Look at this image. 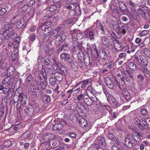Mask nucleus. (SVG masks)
Returning a JSON list of instances; mask_svg holds the SVG:
<instances>
[{"label":"nucleus","instance_id":"f257e3e1","mask_svg":"<svg viewBox=\"0 0 150 150\" xmlns=\"http://www.w3.org/2000/svg\"><path fill=\"white\" fill-rule=\"evenodd\" d=\"M142 134L138 131L134 132L132 135L126 137L122 143L123 147L126 150L132 148L133 146L137 144V142L141 140Z\"/></svg>","mask_w":150,"mask_h":150},{"label":"nucleus","instance_id":"f03ea898","mask_svg":"<svg viewBox=\"0 0 150 150\" xmlns=\"http://www.w3.org/2000/svg\"><path fill=\"white\" fill-rule=\"evenodd\" d=\"M27 97L23 93H19L18 96L14 97L13 99L14 103H17L16 107L18 109L22 110L26 104Z\"/></svg>","mask_w":150,"mask_h":150},{"label":"nucleus","instance_id":"7ed1b4c3","mask_svg":"<svg viewBox=\"0 0 150 150\" xmlns=\"http://www.w3.org/2000/svg\"><path fill=\"white\" fill-rule=\"evenodd\" d=\"M82 47V42L78 41L76 38H72L71 48L74 53L76 54L77 51L81 50Z\"/></svg>","mask_w":150,"mask_h":150},{"label":"nucleus","instance_id":"20e7f679","mask_svg":"<svg viewBox=\"0 0 150 150\" xmlns=\"http://www.w3.org/2000/svg\"><path fill=\"white\" fill-rule=\"evenodd\" d=\"M52 67L54 69L58 71L57 72L65 74H67L66 69L59 62H55L53 64Z\"/></svg>","mask_w":150,"mask_h":150},{"label":"nucleus","instance_id":"39448f33","mask_svg":"<svg viewBox=\"0 0 150 150\" xmlns=\"http://www.w3.org/2000/svg\"><path fill=\"white\" fill-rule=\"evenodd\" d=\"M110 27L115 30H120L124 28V25L123 24H118L114 20L111 21L109 24Z\"/></svg>","mask_w":150,"mask_h":150},{"label":"nucleus","instance_id":"423d86ee","mask_svg":"<svg viewBox=\"0 0 150 150\" xmlns=\"http://www.w3.org/2000/svg\"><path fill=\"white\" fill-rule=\"evenodd\" d=\"M148 118L145 119L144 118L141 119V124L139 126V129L142 130L144 129H150V122L149 120L148 121Z\"/></svg>","mask_w":150,"mask_h":150},{"label":"nucleus","instance_id":"0eeeda50","mask_svg":"<svg viewBox=\"0 0 150 150\" xmlns=\"http://www.w3.org/2000/svg\"><path fill=\"white\" fill-rule=\"evenodd\" d=\"M1 33L3 35L4 39L6 40H8L10 38L13 37L16 35L13 30H11L9 31H1Z\"/></svg>","mask_w":150,"mask_h":150},{"label":"nucleus","instance_id":"6e6552de","mask_svg":"<svg viewBox=\"0 0 150 150\" xmlns=\"http://www.w3.org/2000/svg\"><path fill=\"white\" fill-rule=\"evenodd\" d=\"M104 82L108 87L110 89H114V87L116 86V82L115 81H112L108 77H106L104 79Z\"/></svg>","mask_w":150,"mask_h":150},{"label":"nucleus","instance_id":"1a4fd4ad","mask_svg":"<svg viewBox=\"0 0 150 150\" xmlns=\"http://www.w3.org/2000/svg\"><path fill=\"white\" fill-rule=\"evenodd\" d=\"M43 49L46 54L49 56L52 55L54 51V48L53 47L49 46L46 44L43 46Z\"/></svg>","mask_w":150,"mask_h":150},{"label":"nucleus","instance_id":"9d476101","mask_svg":"<svg viewBox=\"0 0 150 150\" xmlns=\"http://www.w3.org/2000/svg\"><path fill=\"white\" fill-rule=\"evenodd\" d=\"M37 80H47V76L46 73L44 68H42L40 72L38 73Z\"/></svg>","mask_w":150,"mask_h":150},{"label":"nucleus","instance_id":"9b49d317","mask_svg":"<svg viewBox=\"0 0 150 150\" xmlns=\"http://www.w3.org/2000/svg\"><path fill=\"white\" fill-rule=\"evenodd\" d=\"M121 72L123 76V78H125L127 81H130L131 79L133 78V76L131 75V73L129 71H122Z\"/></svg>","mask_w":150,"mask_h":150},{"label":"nucleus","instance_id":"f8f14e48","mask_svg":"<svg viewBox=\"0 0 150 150\" xmlns=\"http://www.w3.org/2000/svg\"><path fill=\"white\" fill-rule=\"evenodd\" d=\"M66 38V37L65 34L62 32L60 33L56 38V41L55 42V44L57 46L59 45L60 44V42H63Z\"/></svg>","mask_w":150,"mask_h":150},{"label":"nucleus","instance_id":"ddd939ff","mask_svg":"<svg viewBox=\"0 0 150 150\" xmlns=\"http://www.w3.org/2000/svg\"><path fill=\"white\" fill-rule=\"evenodd\" d=\"M120 92L122 96L127 101H129L131 99V96L128 91L126 88H123L121 90Z\"/></svg>","mask_w":150,"mask_h":150},{"label":"nucleus","instance_id":"4468645a","mask_svg":"<svg viewBox=\"0 0 150 150\" xmlns=\"http://www.w3.org/2000/svg\"><path fill=\"white\" fill-rule=\"evenodd\" d=\"M28 106L31 108L34 113H36L39 110V107L38 103L32 101L28 103Z\"/></svg>","mask_w":150,"mask_h":150},{"label":"nucleus","instance_id":"2eb2a0df","mask_svg":"<svg viewBox=\"0 0 150 150\" xmlns=\"http://www.w3.org/2000/svg\"><path fill=\"white\" fill-rule=\"evenodd\" d=\"M36 84L40 87V89L42 88V90H44L46 88L47 85V80H37L35 81Z\"/></svg>","mask_w":150,"mask_h":150},{"label":"nucleus","instance_id":"dca6fc26","mask_svg":"<svg viewBox=\"0 0 150 150\" xmlns=\"http://www.w3.org/2000/svg\"><path fill=\"white\" fill-rule=\"evenodd\" d=\"M2 28L1 31H9L13 30L11 25L8 22H4L2 24Z\"/></svg>","mask_w":150,"mask_h":150},{"label":"nucleus","instance_id":"f3484780","mask_svg":"<svg viewBox=\"0 0 150 150\" xmlns=\"http://www.w3.org/2000/svg\"><path fill=\"white\" fill-rule=\"evenodd\" d=\"M66 124V123L65 121H62L59 124L54 125L53 126V129L54 130L59 131L63 128V125H65Z\"/></svg>","mask_w":150,"mask_h":150},{"label":"nucleus","instance_id":"a211bd4d","mask_svg":"<svg viewBox=\"0 0 150 150\" xmlns=\"http://www.w3.org/2000/svg\"><path fill=\"white\" fill-rule=\"evenodd\" d=\"M139 59L141 64L144 67L147 66L148 64V59L143 55H141L139 56Z\"/></svg>","mask_w":150,"mask_h":150},{"label":"nucleus","instance_id":"6ab92c4d","mask_svg":"<svg viewBox=\"0 0 150 150\" xmlns=\"http://www.w3.org/2000/svg\"><path fill=\"white\" fill-rule=\"evenodd\" d=\"M112 46L114 47V48L112 47V51L115 54H117L118 51H120L123 48V46L122 45L116 44L115 45L113 44V45H112Z\"/></svg>","mask_w":150,"mask_h":150},{"label":"nucleus","instance_id":"aec40b11","mask_svg":"<svg viewBox=\"0 0 150 150\" xmlns=\"http://www.w3.org/2000/svg\"><path fill=\"white\" fill-rule=\"evenodd\" d=\"M21 40V37L19 36H17L13 42H12L13 45V48L18 49Z\"/></svg>","mask_w":150,"mask_h":150},{"label":"nucleus","instance_id":"412c9836","mask_svg":"<svg viewBox=\"0 0 150 150\" xmlns=\"http://www.w3.org/2000/svg\"><path fill=\"white\" fill-rule=\"evenodd\" d=\"M90 98L89 95L88 94H84L83 96V100L87 105L91 106L92 105V103L91 102Z\"/></svg>","mask_w":150,"mask_h":150},{"label":"nucleus","instance_id":"4be33fe9","mask_svg":"<svg viewBox=\"0 0 150 150\" xmlns=\"http://www.w3.org/2000/svg\"><path fill=\"white\" fill-rule=\"evenodd\" d=\"M30 90L32 93H35L36 94L37 90L40 91V87H39L37 84H35L34 83H32L30 85Z\"/></svg>","mask_w":150,"mask_h":150},{"label":"nucleus","instance_id":"5701e85b","mask_svg":"<svg viewBox=\"0 0 150 150\" xmlns=\"http://www.w3.org/2000/svg\"><path fill=\"white\" fill-rule=\"evenodd\" d=\"M126 2L130 7V11L133 10H136L137 6L135 5L131 0H126Z\"/></svg>","mask_w":150,"mask_h":150},{"label":"nucleus","instance_id":"b1692460","mask_svg":"<svg viewBox=\"0 0 150 150\" xmlns=\"http://www.w3.org/2000/svg\"><path fill=\"white\" fill-rule=\"evenodd\" d=\"M96 140L98 141V143L100 146H101L103 147H105L106 146L105 139L102 137H98Z\"/></svg>","mask_w":150,"mask_h":150},{"label":"nucleus","instance_id":"393cba45","mask_svg":"<svg viewBox=\"0 0 150 150\" xmlns=\"http://www.w3.org/2000/svg\"><path fill=\"white\" fill-rule=\"evenodd\" d=\"M90 99L91 102L92 103L93 105H97L98 104H99L100 101L94 95L92 96H90Z\"/></svg>","mask_w":150,"mask_h":150},{"label":"nucleus","instance_id":"a878e982","mask_svg":"<svg viewBox=\"0 0 150 150\" xmlns=\"http://www.w3.org/2000/svg\"><path fill=\"white\" fill-rule=\"evenodd\" d=\"M79 125L82 127H88V122L84 118L79 119L78 120Z\"/></svg>","mask_w":150,"mask_h":150},{"label":"nucleus","instance_id":"bb28decb","mask_svg":"<svg viewBox=\"0 0 150 150\" xmlns=\"http://www.w3.org/2000/svg\"><path fill=\"white\" fill-rule=\"evenodd\" d=\"M64 74L60 73L59 72H55L54 74L55 78L59 81H61L63 80V76Z\"/></svg>","mask_w":150,"mask_h":150},{"label":"nucleus","instance_id":"cd10ccee","mask_svg":"<svg viewBox=\"0 0 150 150\" xmlns=\"http://www.w3.org/2000/svg\"><path fill=\"white\" fill-rule=\"evenodd\" d=\"M45 25L46 27V29L47 31V35L49 34V33L52 30V28L51 27L52 25V23L51 22L47 21L45 23Z\"/></svg>","mask_w":150,"mask_h":150},{"label":"nucleus","instance_id":"c85d7f7f","mask_svg":"<svg viewBox=\"0 0 150 150\" xmlns=\"http://www.w3.org/2000/svg\"><path fill=\"white\" fill-rule=\"evenodd\" d=\"M15 69L14 67L13 66L9 67L7 70V77L12 75L15 72Z\"/></svg>","mask_w":150,"mask_h":150},{"label":"nucleus","instance_id":"c756f323","mask_svg":"<svg viewBox=\"0 0 150 150\" xmlns=\"http://www.w3.org/2000/svg\"><path fill=\"white\" fill-rule=\"evenodd\" d=\"M96 24L97 28L99 29L102 32H104L105 29L104 27L100 21L97 20Z\"/></svg>","mask_w":150,"mask_h":150},{"label":"nucleus","instance_id":"7c9ffc66","mask_svg":"<svg viewBox=\"0 0 150 150\" xmlns=\"http://www.w3.org/2000/svg\"><path fill=\"white\" fill-rule=\"evenodd\" d=\"M60 58L62 60H67L69 59L70 55L67 53H64L61 54L60 56Z\"/></svg>","mask_w":150,"mask_h":150},{"label":"nucleus","instance_id":"2f4dec72","mask_svg":"<svg viewBox=\"0 0 150 150\" xmlns=\"http://www.w3.org/2000/svg\"><path fill=\"white\" fill-rule=\"evenodd\" d=\"M136 10H133L131 11V16L134 20H138L139 19V16L136 12Z\"/></svg>","mask_w":150,"mask_h":150},{"label":"nucleus","instance_id":"473e14b6","mask_svg":"<svg viewBox=\"0 0 150 150\" xmlns=\"http://www.w3.org/2000/svg\"><path fill=\"white\" fill-rule=\"evenodd\" d=\"M32 134L29 132H27L23 133L21 135V137L24 138L23 139H30L32 138Z\"/></svg>","mask_w":150,"mask_h":150},{"label":"nucleus","instance_id":"72a5a7b5","mask_svg":"<svg viewBox=\"0 0 150 150\" xmlns=\"http://www.w3.org/2000/svg\"><path fill=\"white\" fill-rule=\"evenodd\" d=\"M116 84L117 86L119 87L120 90H121L123 88V86L125 85V81L121 79L119 80V81L117 80L116 81Z\"/></svg>","mask_w":150,"mask_h":150},{"label":"nucleus","instance_id":"f704fd0d","mask_svg":"<svg viewBox=\"0 0 150 150\" xmlns=\"http://www.w3.org/2000/svg\"><path fill=\"white\" fill-rule=\"evenodd\" d=\"M120 9V11L121 12L124 11L126 9V6L125 4L122 1H120L118 4Z\"/></svg>","mask_w":150,"mask_h":150},{"label":"nucleus","instance_id":"c9c22d12","mask_svg":"<svg viewBox=\"0 0 150 150\" xmlns=\"http://www.w3.org/2000/svg\"><path fill=\"white\" fill-rule=\"evenodd\" d=\"M9 90L7 87H5L2 84L0 85V90L2 91V93L3 94L6 93Z\"/></svg>","mask_w":150,"mask_h":150},{"label":"nucleus","instance_id":"e433bc0d","mask_svg":"<svg viewBox=\"0 0 150 150\" xmlns=\"http://www.w3.org/2000/svg\"><path fill=\"white\" fill-rule=\"evenodd\" d=\"M69 45L66 44L62 45L59 48V52H61L63 50L65 51H68L69 50Z\"/></svg>","mask_w":150,"mask_h":150},{"label":"nucleus","instance_id":"4c0bfd02","mask_svg":"<svg viewBox=\"0 0 150 150\" xmlns=\"http://www.w3.org/2000/svg\"><path fill=\"white\" fill-rule=\"evenodd\" d=\"M128 66L129 69L132 71H134L136 69V66L133 62H130L128 64Z\"/></svg>","mask_w":150,"mask_h":150},{"label":"nucleus","instance_id":"58836bf2","mask_svg":"<svg viewBox=\"0 0 150 150\" xmlns=\"http://www.w3.org/2000/svg\"><path fill=\"white\" fill-rule=\"evenodd\" d=\"M24 111L26 113V115H32L35 113L33 110V109L30 107H29Z\"/></svg>","mask_w":150,"mask_h":150},{"label":"nucleus","instance_id":"ea45409f","mask_svg":"<svg viewBox=\"0 0 150 150\" xmlns=\"http://www.w3.org/2000/svg\"><path fill=\"white\" fill-rule=\"evenodd\" d=\"M25 22V21L23 19H22L20 20H18L17 23V27L18 29L22 28Z\"/></svg>","mask_w":150,"mask_h":150},{"label":"nucleus","instance_id":"a19ab883","mask_svg":"<svg viewBox=\"0 0 150 150\" xmlns=\"http://www.w3.org/2000/svg\"><path fill=\"white\" fill-rule=\"evenodd\" d=\"M18 50L16 49V50L13 51L11 55V57L12 60L15 61L18 56Z\"/></svg>","mask_w":150,"mask_h":150},{"label":"nucleus","instance_id":"79ce46f5","mask_svg":"<svg viewBox=\"0 0 150 150\" xmlns=\"http://www.w3.org/2000/svg\"><path fill=\"white\" fill-rule=\"evenodd\" d=\"M42 99V100L45 103H47L50 102V96L48 95H45L43 96Z\"/></svg>","mask_w":150,"mask_h":150},{"label":"nucleus","instance_id":"37998d69","mask_svg":"<svg viewBox=\"0 0 150 150\" xmlns=\"http://www.w3.org/2000/svg\"><path fill=\"white\" fill-rule=\"evenodd\" d=\"M110 98L112 102L114 105L117 107H119L120 106V104L119 103L117 100L115 99L114 97L113 96H111Z\"/></svg>","mask_w":150,"mask_h":150},{"label":"nucleus","instance_id":"c03bdc74","mask_svg":"<svg viewBox=\"0 0 150 150\" xmlns=\"http://www.w3.org/2000/svg\"><path fill=\"white\" fill-rule=\"evenodd\" d=\"M60 31L61 28L60 27H58L52 31L51 34L52 36L53 37L57 36Z\"/></svg>","mask_w":150,"mask_h":150},{"label":"nucleus","instance_id":"a18cd8bd","mask_svg":"<svg viewBox=\"0 0 150 150\" xmlns=\"http://www.w3.org/2000/svg\"><path fill=\"white\" fill-rule=\"evenodd\" d=\"M140 70L145 75L146 74H149L150 73V71L145 67H142L140 69Z\"/></svg>","mask_w":150,"mask_h":150},{"label":"nucleus","instance_id":"49530a36","mask_svg":"<svg viewBox=\"0 0 150 150\" xmlns=\"http://www.w3.org/2000/svg\"><path fill=\"white\" fill-rule=\"evenodd\" d=\"M77 57L79 60H82L84 59V55L81 51V50H80L78 52Z\"/></svg>","mask_w":150,"mask_h":150},{"label":"nucleus","instance_id":"de8ad7c7","mask_svg":"<svg viewBox=\"0 0 150 150\" xmlns=\"http://www.w3.org/2000/svg\"><path fill=\"white\" fill-rule=\"evenodd\" d=\"M11 142L10 140H8L7 141L5 142L4 143V146L6 148L9 147L10 146H11Z\"/></svg>","mask_w":150,"mask_h":150},{"label":"nucleus","instance_id":"09e8293b","mask_svg":"<svg viewBox=\"0 0 150 150\" xmlns=\"http://www.w3.org/2000/svg\"><path fill=\"white\" fill-rule=\"evenodd\" d=\"M138 13L144 18H146V16L145 12L143 10L140 8L137 9Z\"/></svg>","mask_w":150,"mask_h":150},{"label":"nucleus","instance_id":"8fccbe9b","mask_svg":"<svg viewBox=\"0 0 150 150\" xmlns=\"http://www.w3.org/2000/svg\"><path fill=\"white\" fill-rule=\"evenodd\" d=\"M89 79H86L84 80H82L81 82L82 84L81 85L82 88H84L86 87V85L89 83Z\"/></svg>","mask_w":150,"mask_h":150},{"label":"nucleus","instance_id":"3c124183","mask_svg":"<svg viewBox=\"0 0 150 150\" xmlns=\"http://www.w3.org/2000/svg\"><path fill=\"white\" fill-rule=\"evenodd\" d=\"M83 60L84 61V63L86 66H88L89 65L91 64L90 59L89 57H86V58H84Z\"/></svg>","mask_w":150,"mask_h":150},{"label":"nucleus","instance_id":"603ef678","mask_svg":"<svg viewBox=\"0 0 150 150\" xmlns=\"http://www.w3.org/2000/svg\"><path fill=\"white\" fill-rule=\"evenodd\" d=\"M47 73L51 77H53V75L54 76L55 73L54 70L51 68L48 69L47 71Z\"/></svg>","mask_w":150,"mask_h":150},{"label":"nucleus","instance_id":"864d4df0","mask_svg":"<svg viewBox=\"0 0 150 150\" xmlns=\"http://www.w3.org/2000/svg\"><path fill=\"white\" fill-rule=\"evenodd\" d=\"M49 83L51 86H54L56 83V79H54L53 77H51L49 79Z\"/></svg>","mask_w":150,"mask_h":150},{"label":"nucleus","instance_id":"5fc2aeb1","mask_svg":"<svg viewBox=\"0 0 150 150\" xmlns=\"http://www.w3.org/2000/svg\"><path fill=\"white\" fill-rule=\"evenodd\" d=\"M55 135L54 134L50 133H48L47 134L45 137L48 139V140L53 139L55 137Z\"/></svg>","mask_w":150,"mask_h":150},{"label":"nucleus","instance_id":"6e6d98bb","mask_svg":"<svg viewBox=\"0 0 150 150\" xmlns=\"http://www.w3.org/2000/svg\"><path fill=\"white\" fill-rule=\"evenodd\" d=\"M149 33V31L147 30H145L140 32L139 35L141 36H145L147 35Z\"/></svg>","mask_w":150,"mask_h":150},{"label":"nucleus","instance_id":"4d7b16f0","mask_svg":"<svg viewBox=\"0 0 150 150\" xmlns=\"http://www.w3.org/2000/svg\"><path fill=\"white\" fill-rule=\"evenodd\" d=\"M52 145L54 146H57L60 144V142L59 141L56 140H52L51 142Z\"/></svg>","mask_w":150,"mask_h":150},{"label":"nucleus","instance_id":"13d9d810","mask_svg":"<svg viewBox=\"0 0 150 150\" xmlns=\"http://www.w3.org/2000/svg\"><path fill=\"white\" fill-rule=\"evenodd\" d=\"M88 35L89 38L91 40H94V34L93 32L89 31L88 33Z\"/></svg>","mask_w":150,"mask_h":150},{"label":"nucleus","instance_id":"bf43d9fd","mask_svg":"<svg viewBox=\"0 0 150 150\" xmlns=\"http://www.w3.org/2000/svg\"><path fill=\"white\" fill-rule=\"evenodd\" d=\"M134 122L137 125L139 128V126L141 124V119L140 120L137 118H135L134 120Z\"/></svg>","mask_w":150,"mask_h":150},{"label":"nucleus","instance_id":"052dcab7","mask_svg":"<svg viewBox=\"0 0 150 150\" xmlns=\"http://www.w3.org/2000/svg\"><path fill=\"white\" fill-rule=\"evenodd\" d=\"M105 66H106L107 68L110 69L114 67V63L113 62H112L110 63L106 64Z\"/></svg>","mask_w":150,"mask_h":150},{"label":"nucleus","instance_id":"680f3d73","mask_svg":"<svg viewBox=\"0 0 150 150\" xmlns=\"http://www.w3.org/2000/svg\"><path fill=\"white\" fill-rule=\"evenodd\" d=\"M140 113L142 115L146 116L148 114V111L146 109L143 108L141 110Z\"/></svg>","mask_w":150,"mask_h":150},{"label":"nucleus","instance_id":"e2e57ef3","mask_svg":"<svg viewBox=\"0 0 150 150\" xmlns=\"http://www.w3.org/2000/svg\"><path fill=\"white\" fill-rule=\"evenodd\" d=\"M33 80V78L32 76L30 74H29L27 77L26 79H25V81L26 82L30 83V82Z\"/></svg>","mask_w":150,"mask_h":150},{"label":"nucleus","instance_id":"0e129e2a","mask_svg":"<svg viewBox=\"0 0 150 150\" xmlns=\"http://www.w3.org/2000/svg\"><path fill=\"white\" fill-rule=\"evenodd\" d=\"M19 20H18L16 16L14 17L11 20V23L13 24H15L17 23Z\"/></svg>","mask_w":150,"mask_h":150},{"label":"nucleus","instance_id":"69168bd1","mask_svg":"<svg viewBox=\"0 0 150 150\" xmlns=\"http://www.w3.org/2000/svg\"><path fill=\"white\" fill-rule=\"evenodd\" d=\"M14 90L12 88H10L8 92L7 96L8 97H11L13 94Z\"/></svg>","mask_w":150,"mask_h":150},{"label":"nucleus","instance_id":"338daca9","mask_svg":"<svg viewBox=\"0 0 150 150\" xmlns=\"http://www.w3.org/2000/svg\"><path fill=\"white\" fill-rule=\"evenodd\" d=\"M8 77H7L4 79L2 81V84L5 85L7 83L11 81L10 79Z\"/></svg>","mask_w":150,"mask_h":150},{"label":"nucleus","instance_id":"774afa93","mask_svg":"<svg viewBox=\"0 0 150 150\" xmlns=\"http://www.w3.org/2000/svg\"><path fill=\"white\" fill-rule=\"evenodd\" d=\"M76 38L77 40H81L83 38V35L81 33L79 32L76 35Z\"/></svg>","mask_w":150,"mask_h":150}]
</instances>
